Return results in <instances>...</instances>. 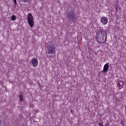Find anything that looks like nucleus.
<instances>
[{
  "instance_id": "16",
  "label": "nucleus",
  "mask_w": 126,
  "mask_h": 126,
  "mask_svg": "<svg viewBox=\"0 0 126 126\" xmlns=\"http://www.w3.org/2000/svg\"><path fill=\"white\" fill-rule=\"evenodd\" d=\"M70 112H71V113H72V110H71Z\"/></svg>"
},
{
  "instance_id": "8",
  "label": "nucleus",
  "mask_w": 126,
  "mask_h": 126,
  "mask_svg": "<svg viewBox=\"0 0 126 126\" xmlns=\"http://www.w3.org/2000/svg\"><path fill=\"white\" fill-rule=\"evenodd\" d=\"M68 17H69L68 19H70V20H74V13H71V12L68 13Z\"/></svg>"
},
{
  "instance_id": "14",
  "label": "nucleus",
  "mask_w": 126,
  "mask_h": 126,
  "mask_svg": "<svg viewBox=\"0 0 126 126\" xmlns=\"http://www.w3.org/2000/svg\"><path fill=\"white\" fill-rule=\"evenodd\" d=\"M14 0V2L15 4H16V3H17L16 0Z\"/></svg>"
},
{
  "instance_id": "7",
  "label": "nucleus",
  "mask_w": 126,
  "mask_h": 126,
  "mask_svg": "<svg viewBox=\"0 0 126 126\" xmlns=\"http://www.w3.org/2000/svg\"><path fill=\"white\" fill-rule=\"evenodd\" d=\"M19 100L20 103H22V102H24V100H25V97H24V95L23 94H19Z\"/></svg>"
},
{
  "instance_id": "10",
  "label": "nucleus",
  "mask_w": 126,
  "mask_h": 126,
  "mask_svg": "<svg viewBox=\"0 0 126 126\" xmlns=\"http://www.w3.org/2000/svg\"><path fill=\"white\" fill-rule=\"evenodd\" d=\"M11 19L12 21H15L16 20V16L13 15L11 17Z\"/></svg>"
},
{
  "instance_id": "5",
  "label": "nucleus",
  "mask_w": 126,
  "mask_h": 126,
  "mask_svg": "<svg viewBox=\"0 0 126 126\" xmlns=\"http://www.w3.org/2000/svg\"><path fill=\"white\" fill-rule=\"evenodd\" d=\"M109 66H110V63H106L103 67V72H105L106 73V72H108V71L109 70Z\"/></svg>"
},
{
  "instance_id": "6",
  "label": "nucleus",
  "mask_w": 126,
  "mask_h": 126,
  "mask_svg": "<svg viewBox=\"0 0 126 126\" xmlns=\"http://www.w3.org/2000/svg\"><path fill=\"white\" fill-rule=\"evenodd\" d=\"M101 23L103 25H106V24H107L108 23V18L106 17H102L100 19Z\"/></svg>"
},
{
  "instance_id": "2",
  "label": "nucleus",
  "mask_w": 126,
  "mask_h": 126,
  "mask_svg": "<svg viewBox=\"0 0 126 126\" xmlns=\"http://www.w3.org/2000/svg\"><path fill=\"white\" fill-rule=\"evenodd\" d=\"M47 54H51L52 55H54V54H56V45L54 44V43H52L51 44H49L47 46Z\"/></svg>"
},
{
  "instance_id": "4",
  "label": "nucleus",
  "mask_w": 126,
  "mask_h": 126,
  "mask_svg": "<svg viewBox=\"0 0 126 126\" xmlns=\"http://www.w3.org/2000/svg\"><path fill=\"white\" fill-rule=\"evenodd\" d=\"M30 63L31 65L33 66L34 67H36L39 63L38 59H37L36 58H32L30 62Z\"/></svg>"
},
{
  "instance_id": "1",
  "label": "nucleus",
  "mask_w": 126,
  "mask_h": 126,
  "mask_svg": "<svg viewBox=\"0 0 126 126\" xmlns=\"http://www.w3.org/2000/svg\"><path fill=\"white\" fill-rule=\"evenodd\" d=\"M96 38L99 44H104L107 41V32L103 29H100L96 33Z\"/></svg>"
},
{
  "instance_id": "13",
  "label": "nucleus",
  "mask_w": 126,
  "mask_h": 126,
  "mask_svg": "<svg viewBox=\"0 0 126 126\" xmlns=\"http://www.w3.org/2000/svg\"><path fill=\"white\" fill-rule=\"evenodd\" d=\"M121 124L122 126H124L125 125V123H124V121L122 120L121 121Z\"/></svg>"
},
{
  "instance_id": "3",
  "label": "nucleus",
  "mask_w": 126,
  "mask_h": 126,
  "mask_svg": "<svg viewBox=\"0 0 126 126\" xmlns=\"http://www.w3.org/2000/svg\"><path fill=\"white\" fill-rule=\"evenodd\" d=\"M27 20L28 24L30 25V27H33V26H34V24H35V22L34 21V17H33V15H32V14H28Z\"/></svg>"
},
{
  "instance_id": "15",
  "label": "nucleus",
  "mask_w": 126,
  "mask_h": 126,
  "mask_svg": "<svg viewBox=\"0 0 126 126\" xmlns=\"http://www.w3.org/2000/svg\"><path fill=\"white\" fill-rule=\"evenodd\" d=\"M0 125H1V121L0 120Z\"/></svg>"
},
{
  "instance_id": "11",
  "label": "nucleus",
  "mask_w": 126,
  "mask_h": 126,
  "mask_svg": "<svg viewBox=\"0 0 126 126\" xmlns=\"http://www.w3.org/2000/svg\"><path fill=\"white\" fill-rule=\"evenodd\" d=\"M98 126H103V123H102L101 122H100V123L98 124ZM104 126H109V123H107V124H106Z\"/></svg>"
},
{
  "instance_id": "12",
  "label": "nucleus",
  "mask_w": 126,
  "mask_h": 126,
  "mask_svg": "<svg viewBox=\"0 0 126 126\" xmlns=\"http://www.w3.org/2000/svg\"><path fill=\"white\" fill-rule=\"evenodd\" d=\"M21 1H24V2H29L30 0H20Z\"/></svg>"
},
{
  "instance_id": "9",
  "label": "nucleus",
  "mask_w": 126,
  "mask_h": 126,
  "mask_svg": "<svg viewBox=\"0 0 126 126\" xmlns=\"http://www.w3.org/2000/svg\"><path fill=\"white\" fill-rule=\"evenodd\" d=\"M117 85L118 87H123L124 82H123V81H119V82L117 83Z\"/></svg>"
}]
</instances>
